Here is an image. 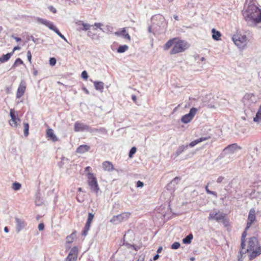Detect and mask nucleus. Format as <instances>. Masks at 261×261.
<instances>
[{"mask_svg":"<svg viewBox=\"0 0 261 261\" xmlns=\"http://www.w3.org/2000/svg\"><path fill=\"white\" fill-rule=\"evenodd\" d=\"M90 149L89 146L87 145H80L77 149H76V152L79 153H84L88 151H89Z\"/></svg>","mask_w":261,"mask_h":261,"instance_id":"25","label":"nucleus"},{"mask_svg":"<svg viewBox=\"0 0 261 261\" xmlns=\"http://www.w3.org/2000/svg\"><path fill=\"white\" fill-rule=\"evenodd\" d=\"M91 222H86V225L85 226V228H86V229H90V226H91Z\"/></svg>","mask_w":261,"mask_h":261,"instance_id":"56","label":"nucleus"},{"mask_svg":"<svg viewBox=\"0 0 261 261\" xmlns=\"http://www.w3.org/2000/svg\"><path fill=\"white\" fill-rule=\"evenodd\" d=\"M210 138H211V136H207L206 137H201L199 138L198 139H196V140H194L193 141H192L188 145L189 146L191 147H193L194 146H195L196 145L198 144V143H199L200 142H203L204 141L207 140H208Z\"/></svg>","mask_w":261,"mask_h":261,"instance_id":"18","label":"nucleus"},{"mask_svg":"<svg viewBox=\"0 0 261 261\" xmlns=\"http://www.w3.org/2000/svg\"><path fill=\"white\" fill-rule=\"evenodd\" d=\"M255 220V212L254 209H251L249 213L246 230H248Z\"/></svg>","mask_w":261,"mask_h":261,"instance_id":"14","label":"nucleus"},{"mask_svg":"<svg viewBox=\"0 0 261 261\" xmlns=\"http://www.w3.org/2000/svg\"><path fill=\"white\" fill-rule=\"evenodd\" d=\"M102 25V24L101 23L95 22L94 24V26L96 28H99L103 32H105L106 31L105 30H103L102 28H101V27Z\"/></svg>","mask_w":261,"mask_h":261,"instance_id":"44","label":"nucleus"},{"mask_svg":"<svg viewBox=\"0 0 261 261\" xmlns=\"http://www.w3.org/2000/svg\"><path fill=\"white\" fill-rule=\"evenodd\" d=\"M20 47L18 46H15L13 49V50L12 52H13V53H14V51L15 50H20Z\"/></svg>","mask_w":261,"mask_h":261,"instance_id":"59","label":"nucleus"},{"mask_svg":"<svg viewBox=\"0 0 261 261\" xmlns=\"http://www.w3.org/2000/svg\"><path fill=\"white\" fill-rule=\"evenodd\" d=\"M176 40V38H173L168 40L164 46V50L169 49L172 45H174L175 41Z\"/></svg>","mask_w":261,"mask_h":261,"instance_id":"28","label":"nucleus"},{"mask_svg":"<svg viewBox=\"0 0 261 261\" xmlns=\"http://www.w3.org/2000/svg\"><path fill=\"white\" fill-rule=\"evenodd\" d=\"M144 256H140L139 258L138 259V260L137 261H144Z\"/></svg>","mask_w":261,"mask_h":261,"instance_id":"61","label":"nucleus"},{"mask_svg":"<svg viewBox=\"0 0 261 261\" xmlns=\"http://www.w3.org/2000/svg\"><path fill=\"white\" fill-rule=\"evenodd\" d=\"M72 235H73V234H72L70 236H68L67 237V239L68 242H72V240H73V238H72Z\"/></svg>","mask_w":261,"mask_h":261,"instance_id":"58","label":"nucleus"},{"mask_svg":"<svg viewBox=\"0 0 261 261\" xmlns=\"http://www.w3.org/2000/svg\"><path fill=\"white\" fill-rule=\"evenodd\" d=\"M224 218L225 215L224 214L220 213V212H213L210 213L208 219V220H214L217 222H219L220 221L223 220Z\"/></svg>","mask_w":261,"mask_h":261,"instance_id":"11","label":"nucleus"},{"mask_svg":"<svg viewBox=\"0 0 261 261\" xmlns=\"http://www.w3.org/2000/svg\"><path fill=\"white\" fill-rule=\"evenodd\" d=\"M59 36H60L62 39H64L66 42H68L67 40L65 37V36L62 35L59 30L55 27V28L53 30Z\"/></svg>","mask_w":261,"mask_h":261,"instance_id":"34","label":"nucleus"},{"mask_svg":"<svg viewBox=\"0 0 261 261\" xmlns=\"http://www.w3.org/2000/svg\"><path fill=\"white\" fill-rule=\"evenodd\" d=\"M188 147V145H181L178 147V148L177 149L175 155V157L178 156L179 155H180L185 149H186Z\"/></svg>","mask_w":261,"mask_h":261,"instance_id":"30","label":"nucleus"},{"mask_svg":"<svg viewBox=\"0 0 261 261\" xmlns=\"http://www.w3.org/2000/svg\"><path fill=\"white\" fill-rule=\"evenodd\" d=\"M38 229L40 231V230H43L44 228V225L43 223H41L39 224L38 225Z\"/></svg>","mask_w":261,"mask_h":261,"instance_id":"53","label":"nucleus"},{"mask_svg":"<svg viewBox=\"0 0 261 261\" xmlns=\"http://www.w3.org/2000/svg\"><path fill=\"white\" fill-rule=\"evenodd\" d=\"M89 230V229H86V228L84 227V230L82 231V235L84 236H87Z\"/></svg>","mask_w":261,"mask_h":261,"instance_id":"54","label":"nucleus"},{"mask_svg":"<svg viewBox=\"0 0 261 261\" xmlns=\"http://www.w3.org/2000/svg\"><path fill=\"white\" fill-rule=\"evenodd\" d=\"M144 186V184L142 181H140V180H138L137 182V184H136V187L137 188H142Z\"/></svg>","mask_w":261,"mask_h":261,"instance_id":"48","label":"nucleus"},{"mask_svg":"<svg viewBox=\"0 0 261 261\" xmlns=\"http://www.w3.org/2000/svg\"><path fill=\"white\" fill-rule=\"evenodd\" d=\"M46 136L47 137L49 138L53 142H56L58 140V138L55 135L54 130L51 128L47 129L46 131Z\"/></svg>","mask_w":261,"mask_h":261,"instance_id":"22","label":"nucleus"},{"mask_svg":"<svg viewBox=\"0 0 261 261\" xmlns=\"http://www.w3.org/2000/svg\"><path fill=\"white\" fill-rule=\"evenodd\" d=\"M189 47L188 43L184 40L176 38L175 41L172 49L170 51L171 55H174L184 51Z\"/></svg>","mask_w":261,"mask_h":261,"instance_id":"3","label":"nucleus"},{"mask_svg":"<svg viewBox=\"0 0 261 261\" xmlns=\"http://www.w3.org/2000/svg\"><path fill=\"white\" fill-rule=\"evenodd\" d=\"M180 179L179 177H175L168 185L167 189L171 190L172 189L175 188V185L180 181Z\"/></svg>","mask_w":261,"mask_h":261,"instance_id":"23","label":"nucleus"},{"mask_svg":"<svg viewBox=\"0 0 261 261\" xmlns=\"http://www.w3.org/2000/svg\"><path fill=\"white\" fill-rule=\"evenodd\" d=\"M197 112V109L196 108H191L188 114L184 115L181 117V122L186 124L190 122L193 119Z\"/></svg>","mask_w":261,"mask_h":261,"instance_id":"9","label":"nucleus"},{"mask_svg":"<svg viewBox=\"0 0 261 261\" xmlns=\"http://www.w3.org/2000/svg\"><path fill=\"white\" fill-rule=\"evenodd\" d=\"M131 214L129 212H124L120 215L114 216L110 222L114 224H118L123 221H126L130 217Z\"/></svg>","mask_w":261,"mask_h":261,"instance_id":"8","label":"nucleus"},{"mask_svg":"<svg viewBox=\"0 0 261 261\" xmlns=\"http://www.w3.org/2000/svg\"><path fill=\"white\" fill-rule=\"evenodd\" d=\"M33 73L34 76H36L38 74V71L35 68L33 69Z\"/></svg>","mask_w":261,"mask_h":261,"instance_id":"60","label":"nucleus"},{"mask_svg":"<svg viewBox=\"0 0 261 261\" xmlns=\"http://www.w3.org/2000/svg\"><path fill=\"white\" fill-rule=\"evenodd\" d=\"M81 76L83 79L85 80H87L88 77V73L86 71L84 70L82 72Z\"/></svg>","mask_w":261,"mask_h":261,"instance_id":"47","label":"nucleus"},{"mask_svg":"<svg viewBox=\"0 0 261 261\" xmlns=\"http://www.w3.org/2000/svg\"><path fill=\"white\" fill-rule=\"evenodd\" d=\"M247 230H246V228L245 229V230L243 231V232L242 234L241 237V242L243 241L244 243H245V238L247 236Z\"/></svg>","mask_w":261,"mask_h":261,"instance_id":"42","label":"nucleus"},{"mask_svg":"<svg viewBox=\"0 0 261 261\" xmlns=\"http://www.w3.org/2000/svg\"><path fill=\"white\" fill-rule=\"evenodd\" d=\"M159 255L158 254H156V255H155L154 256L153 259L154 260H155L158 259L159 258Z\"/></svg>","mask_w":261,"mask_h":261,"instance_id":"62","label":"nucleus"},{"mask_svg":"<svg viewBox=\"0 0 261 261\" xmlns=\"http://www.w3.org/2000/svg\"><path fill=\"white\" fill-rule=\"evenodd\" d=\"M65 261H76V260L72 259V258H68V257H67L65 259Z\"/></svg>","mask_w":261,"mask_h":261,"instance_id":"63","label":"nucleus"},{"mask_svg":"<svg viewBox=\"0 0 261 261\" xmlns=\"http://www.w3.org/2000/svg\"><path fill=\"white\" fill-rule=\"evenodd\" d=\"M245 9V10L243 11V15L245 20L249 25L261 22V10L251 2V0H246Z\"/></svg>","mask_w":261,"mask_h":261,"instance_id":"1","label":"nucleus"},{"mask_svg":"<svg viewBox=\"0 0 261 261\" xmlns=\"http://www.w3.org/2000/svg\"><path fill=\"white\" fill-rule=\"evenodd\" d=\"M212 32L213 33L212 38L214 40L217 41L220 40L221 34L219 31L216 30L215 29H213Z\"/></svg>","mask_w":261,"mask_h":261,"instance_id":"29","label":"nucleus"},{"mask_svg":"<svg viewBox=\"0 0 261 261\" xmlns=\"http://www.w3.org/2000/svg\"><path fill=\"white\" fill-rule=\"evenodd\" d=\"M180 244L179 242H174L171 245V248L172 249H177L179 248Z\"/></svg>","mask_w":261,"mask_h":261,"instance_id":"41","label":"nucleus"},{"mask_svg":"<svg viewBox=\"0 0 261 261\" xmlns=\"http://www.w3.org/2000/svg\"><path fill=\"white\" fill-rule=\"evenodd\" d=\"M253 121L255 123H258L261 121V107H260L256 113L255 116L253 118Z\"/></svg>","mask_w":261,"mask_h":261,"instance_id":"31","label":"nucleus"},{"mask_svg":"<svg viewBox=\"0 0 261 261\" xmlns=\"http://www.w3.org/2000/svg\"><path fill=\"white\" fill-rule=\"evenodd\" d=\"M77 254H78V249H77V247H74L71 249L67 257H68V258H72V259L76 260Z\"/></svg>","mask_w":261,"mask_h":261,"instance_id":"21","label":"nucleus"},{"mask_svg":"<svg viewBox=\"0 0 261 261\" xmlns=\"http://www.w3.org/2000/svg\"><path fill=\"white\" fill-rule=\"evenodd\" d=\"M48 9L54 13H56L57 12L56 9L52 6H49Z\"/></svg>","mask_w":261,"mask_h":261,"instance_id":"51","label":"nucleus"},{"mask_svg":"<svg viewBox=\"0 0 261 261\" xmlns=\"http://www.w3.org/2000/svg\"><path fill=\"white\" fill-rule=\"evenodd\" d=\"M76 24L77 26V30L78 31H88L91 27L90 24L85 23L84 21L81 20H79L77 22H76Z\"/></svg>","mask_w":261,"mask_h":261,"instance_id":"16","label":"nucleus"},{"mask_svg":"<svg viewBox=\"0 0 261 261\" xmlns=\"http://www.w3.org/2000/svg\"><path fill=\"white\" fill-rule=\"evenodd\" d=\"M10 116L11 117V120L9 121L10 125L12 127H17L20 120L16 116L15 111L12 109L10 110Z\"/></svg>","mask_w":261,"mask_h":261,"instance_id":"10","label":"nucleus"},{"mask_svg":"<svg viewBox=\"0 0 261 261\" xmlns=\"http://www.w3.org/2000/svg\"><path fill=\"white\" fill-rule=\"evenodd\" d=\"M27 58H28V61L30 62V63H31L32 55H31V53L30 50H28L27 51Z\"/></svg>","mask_w":261,"mask_h":261,"instance_id":"49","label":"nucleus"},{"mask_svg":"<svg viewBox=\"0 0 261 261\" xmlns=\"http://www.w3.org/2000/svg\"><path fill=\"white\" fill-rule=\"evenodd\" d=\"M123 38L125 39H126L128 40L129 41L130 40V36L128 33H125L123 36Z\"/></svg>","mask_w":261,"mask_h":261,"instance_id":"52","label":"nucleus"},{"mask_svg":"<svg viewBox=\"0 0 261 261\" xmlns=\"http://www.w3.org/2000/svg\"><path fill=\"white\" fill-rule=\"evenodd\" d=\"M208 185H209V183H208L207 184V185L205 187V191L206 192V193L208 194H211V195H213V196H214L216 198L217 197V193L216 192H214V191H212L211 190H210L208 189Z\"/></svg>","mask_w":261,"mask_h":261,"instance_id":"35","label":"nucleus"},{"mask_svg":"<svg viewBox=\"0 0 261 261\" xmlns=\"http://www.w3.org/2000/svg\"><path fill=\"white\" fill-rule=\"evenodd\" d=\"M12 38L14 39L17 42H19L21 40V39L19 37H16L14 35H12Z\"/></svg>","mask_w":261,"mask_h":261,"instance_id":"57","label":"nucleus"},{"mask_svg":"<svg viewBox=\"0 0 261 261\" xmlns=\"http://www.w3.org/2000/svg\"><path fill=\"white\" fill-rule=\"evenodd\" d=\"M106 31L105 32H112V30L113 29V28L110 25H107L106 28L103 29Z\"/></svg>","mask_w":261,"mask_h":261,"instance_id":"50","label":"nucleus"},{"mask_svg":"<svg viewBox=\"0 0 261 261\" xmlns=\"http://www.w3.org/2000/svg\"><path fill=\"white\" fill-rule=\"evenodd\" d=\"M37 21L39 22H40V23L45 25L47 27H48L50 30H53L55 27V26L54 25V24L51 22L49 21L46 19L38 18L37 19Z\"/></svg>","mask_w":261,"mask_h":261,"instance_id":"20","label":"nucleus"},{"mask_svg":"<svg viewBox=\"0 0 261 261\" xmlns=\"http://www.w3.org/2000/svg\"><path fill=\"white\" fill-rule=\"evenodd\" d=\"M180 179L179 177H175L168 185L167 189L171 190L172 189L175 188V185L180 181Z\"/></svg>","mask_w":261,"mask_h":261,"instance_id":"24","label":"nucleus"},{"mask_svg":"<svg viewBox=\"0 0 261 261\" xmlns=\"http://www.w3.org/2000/svg\"><path fill=\"white\" fill-rule=\"evenodd\" d=\"M21 186V185L20 184L17 182H15L13 184L12 188L14 190L17 191L20 189Z\"/></svg>","mask_w":261,"mask_h":261,"instance_id":"39","label":"nucleus"},{"mask_svg":"<svg viewBox=\"0 0 261 261\" xmlns=\"http://www.w3.org/2000/svg\"><path fill=\"white\" fill-rule=\"evenodd\" d=\"M13 55V52H11L6 55H3L2 57H0V62L4 63L8 61Z\"/></svg>","mask_w":261,"mask_h":261,"instance_id":"27","label":"nucleus"},{"mask_svg":"<svg viewBox=\"0 0 261 261\" xmlns=\"http://www.w3.org/2000/svg\"><path fill=\"white\" fill-rule=\"evenodd\" d=\"M94 132H98L102 134H106L107 133V130L105 128H100L99 129L98 128H91V133Z\"/></svg>","mask_w":261,"mask_h":261,"instance_id":"38","label":"nucleus"},{"mask_svg":"<svg viewBox=\"0 0 261 261\" xmlns=\"http://www.w3.org/2000/svg\"><path fill=\"white\" fill-rule=\"evenodd\" d=\"M24 135L27 137L29 135V124L28 123H24Z\"/></svg>","mask_w":261,"mask_h":261,"instance_id":"36","label":"nucleus"},{"mask_svg":"<svg viewBox=\"0 0 261 261\" xmlns=\"http://www.w3.org/2000/svg\"><path fill=\"white\" fill-rule=\"evenodd\" d=\"M18 64H23V62L20 58H17L15 60L14 64L12 66V68H14V67L17 66Z\"/></svg>","mask_w":261,"mask_h":261,"instance_id":"40","label":"nucleus"},{"mask_svg":"<svg viewBox=\"0 0 261 261\" xmlns=\"http://www.w3.org/2000/svg\"><path fill=\"white\" fill-rule=\"evenodd\" d=\"M247 251L249 260H252L261 254V246H259L256 237H252L249 238Z\"/></svg>","mask_w":261,"mask_h":261,"instance_id":"2","label":"nucleus"},{"mask_svg":"<svg viewBox=\"0 0 261 261\" xmlns=\"http://www.w3.org/2000/svg\"><path fill=\"white\" fill-rule=\"evenodd\" d=\"M240 149L241 147L238 146L237 144L229 145L223 150L222 153L217 157L216 160H220L228 155L234 153L237 149Z\"/></svg>","mask_w":261,"mask_h":261,"instance_id":"5","label":"nucleus"},{"mask_svg":"<svg viewBox=\"0 0 261 261\" xmlns=\"http://www.w3.org/2000/svg\"><path fill=\"white\" fill-rule=\"evenodd\" d=\"M128 49V46L127 45H120L117 48V52L118 53H123L127 51Z\"/></svg>","mask_w":261,"mask_h":261,"instance_id":"33","label":"nucleus"},{"mask_svg":"<svg viewBox=\"0 0 261 261\" xmlns=\"http://www.w3.org/2000/svg\"><path fill=\"white\" fill-rule=\"evenodd\" d=\"M193 238V234L192 233H190L182 239V242L185 244H190Z\"/></svg>","mask_w":261,"mask_h":261,"instance_id":"32","label":"nucleus"},{"mask_svg":"<svg viewBox=\"0 0 261 261\" xmlns=\"http://www.w3.org/2000/svg\"><path fill=\"white\" fill-rule=\"evenodd\" d=\"M87 178L88 179V185L90 187L91 191L95 193H97L99 190V188L98 187L96 178L92 173H88L87 174Z\"/></svg>","mask_w":261,"mask_h":261,"instance_id":"7","label":"nucleus"},{"mask_svg":"<svg viewBox=\"0 0 261 261\" xmlns=\"http://www.w3.org/2000/svg\"><path fill=\"white\" fill-rule=\"evenodd\" d=\"M162 249H163L162 247L160 246V247L158 248V250H157V252H158V253H160V252L162 251Z\"/></svg>","mask_w":261,"mask_h":261,"instance_id":"64","label":"nucleus"},{"mask_svg":"<svg viewBox=\"0 0 261 261\" xmlns=\"http://www.w3.org/2000/svg\"><path fill=\"white\" fill-rule=\"evenodd\" d=\"M26 89V84L24 81H21L18 87L16 92V98L19 99L24 94Z\"/></svg>","mask_w":261,"mask_h":261,"instance_id":"13","label":"nucleus"},{"mask_svg":"<svg viewBox=\"0 0 261 261\" xmlns=\"http://www.w3.org/2000/svg\"><path fill=\"white\" fill-rule=\"evenodd\" d=\"M258 98L253 93H246L243 97V102L244 106L251 109L257 101Z\"/></svg>","mask_w":261,"mask_h":261,"instance_id":"6","label":"nucleus"},{"mask_svg":"<svg viewBox=\"0 0 261 261\" xmlns=\"http://www.w3.org/2000/svg\"><path fill=\"white\" fill-rule=\"evenodd\" d=\"M224 178L223 176H219L217 179V182L218 183H221V182H222Z\"/></svg>","mask_w":261,"mask_h":261,"instance_id":"55","label":"nucleus"},{"mask_svg":"<svg viewBox=\"0 0 261 261\" xmlns=\"http://www.w3.org/2000/svg\"><path fill=\"white\" fill-rule=\"evenodd\" d=\"M15 221L16 223V230L17 232H19L27 226V224L23 219L15 217Z\"/></svg>","mask_w":261,"mask_h":261,"instance_id":"12","label":"nucleus"},{"mask_svg":"<svg viewBox=\"0 0 261 261\" xmlns=\"http://www.w3.org/2000/svg\"><path fill=\"white\" fill-rule=\"evenodd\" d=\"M93 218H94V215L93 214H92L91 213H89L88 216V219H87V221L92 223Z\"/></svg>","mask_w":261,"mask_h":261,"instance_id":"45","label":"nucleus"},{"mask_svg":"<svg viewBox=\"0 0 261 261\" xmlns=\"http://www.w3.org/2000/svg\"><path fill=\"white\" fill-rule=\"evenodd\" d=\"M136 148L135 147H133L130 151H129V156L130 158H131L133 154H134L135 153V152H136Z\"/></svg>","mask_w":261,"mask_h":261,"instance_id":"43","label":"nucleus"},{"mask_svg":"<svg viewBox=\"0 0 261 261\" xmlns=\"http://www.w3.org/2000/svg\"><path fill=\"white\" fill-rule=\"evenodd\" d=\"M57 61L55 58H50L49 59V64L51 66H54L56 64Z\"/></svg>","mask_w":261,"mask_h":261,"instance_id":"46","label":"nucleus"},{"mask_svg":"<svg viewBox=\"0 0 261 261\" xmlns=\"http://www.w3.org/2000/svg\"><path fill=\"white\" fill-rule=\"evenodd\" d=\"M232 39L234 43L240 49H244L247 44V39L245 35L237 34L232 36Z\"/></svg>","mask_w":261,"mask_h":261,"instance_id":"4","label":"nucleus"},{"mask_svg":"<svg viewBox=\"0 0 261 261\" xmlns=\"http://www.w3.org/2000/svg\"><path fill=\"white\" fill-rule=\"evenodd\" d=\"M102 168L105 171L108 172H112L115 169L112 163L109 161L103 162L102 163Z\"/></svg>","mask_w":261,"mask_h":261,"instance_id":"19","label":"nucleus"},{"mask_svg":"<svg viewBox=\"0 0 261 261\" xmlns=\"http://www.w3.org/2000/svg\"><path fill=\"white\" fill-rule=\"evenodd\" d=\"M94 85L96 90L102 92L104 88V84L102 82L95 81Z\"/></svg>","mask_w":261,"mask_h":261,"instance_id":"26","label":"nucleus"},{"mask_svg":"<svg viewBox=\"0 0 261 261\" xmlns=\"http://www.w3.org/2000/svg\"><path fill=\"white\" fill-rule=\"evenodd\" d=\"M89 127L83 123L76 122L74 125V130L75 132H83L84 130H88Z\"/></svg>","mask_w":261,"mask_h":261,"instance_id":"17","label":"nucleus"},{"mask_svg":"<svg viewBox=\"0 0 261 261\" xmlns=\"http://www.w3.org/2000/svg\"><path fill=\"white\" fill-rule=\"evenodd\" d=\"M126 33V29L125 28H123L120 30L119 31L116 32L114 34L117 36H123L124 34Z\"/></svg>","mask_w":261,"mask_h":261,"instance_id":"37","label":"nucleus"},{"mask_svg":"<svg viewBox=\"0 0 261 261\" xmlns=\"http://www.w3.org/2000/svg\"><path fill=\"white\" fill-rule=\"evenodd\" d=\"M245 243H244L243 241L241 243V246L238 255V261H243V257L247 252V249L245 248Z\"/></svg>","mask_w":261,"mask_h":261,"instance_id":"15","label":"nucleus"}]
</instances>
